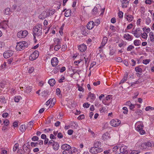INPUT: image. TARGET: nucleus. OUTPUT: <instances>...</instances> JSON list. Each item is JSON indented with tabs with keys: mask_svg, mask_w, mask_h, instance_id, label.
Wrapping results in <instances>:
<instances>
[{
	"mask_svg": "<svg viewBox=\"0 0 154 154\" xmlns=\"http://www.w3.org/2000/svg\"><path fill=\"white\" fill-rule=\"evenodd\" d=\"M56 83V81L54 79H50L48 81V83L51 86H54Z\"/></svg>",
	"mask_w": 154,
	"mask_h": 154,
	"instance_id": "obj_25",
	"label": "nucleus"
},
{
	"mask_svg": "<svg viewBox=\"0 0 154 154\" xmlns=\"http://www.w3.org/2000/svg\"><path fill=\"white\" fill-rule=\"evenodd\" d=\"M39 53L38 51H35L29 56L30 60L33 61L35 60L38 56Z\"/></svg>",
	"mask_w": 154,
	"mask_h": 154,
	"instance_id": "obj_8",
	"label": "nucleus"
},
{
	"mask_svg": "<svg viewBox=\"0 0 154 154\" xmlns=\"http://www.w3.org/2000/svg\"><path fill=\"white\" fill-rule=\"evenodd\" d=\"M125 16L127 20L129 22H131L133 20L134 17L131 14H125Z\"/></svg>",
	"mask_w": 154,
	"mask_h": 154,
	"instance_id": "obj_19",
	"label": "nucleus"
},
{
	"mask_svg": "<svg viewBox=\"0 0 154 154\" xmlns=\"http://www.w3.org/2000/svg\"><path fill=\"white\" fill-rule=\"evenodd\" d=\"M13 54V51L8 50L4 53L3 56L5 58H7L12 56Z\"/></svg>",
	"mask_w": 154,
	"mask_h": 154,
	"instance_id": "obj_13",
	"label": "nucleus"
},
{
	"mask_svg": "<svg viewBox=\"0 0 154 154\" xmlns=\"http://www.w3.org/2000/svg\"><path fill=\"white\" fill-rule=\"evenodd\" d=\"M145 110L146 111H150L154 110V107L150 106H148L145 108Z\"/></svg>",
	"mask_w": 154,
	"mask_h": 154,
	"instance_id": "obj_38",
	"label": "nucleus"
},
{
	"mask_svg": "<svg viewBox=\"0 0 154 154\" xmlns=\"http://www.w3.org/2000/svg\"><path fill=\"white\" fill-rule=\"evenodd\" d=\"M26 129V125H22L20 127V129L22 132H24Z\"/></svg>",
	"mask_w": 154,
	"mask_h": 154,
	"instance_id": "obj_35",
	"label": "nucleus"
},
{
	"mask_svg": "<svg viewBox=\"0 0 154 154\" xmlns=\"http://www.w3.org/2000/svg\"><path fill=\"white\" fill-rule=\"evenodd\" d=\"M90 106V104H89L88 103H85L83 104V106L84 107V108H87Z\"/></svg>",
	"mask_w": 154,
	"mask_h": 154,
	"instance_id": "obj_56",
	"label": "nucleus"
},
{
	"mask_svg": "<svg viewBox=\"0 0 154 154\" xmlns=\"http://www.w3.org/2000/svg\"><path fill=\"white\" fill-rule=\"evenodd\" d=\"M19 144L18 143H16L13 148V151L15 152L16 151L17 149H18Z\"/></svg>",
	"mask_w": 154,
	"mask_h": 154,
	"instance_id": "obj_45",
	"label": "nucleus"
},
{
	"mask_svg": "<svg viewBox=\"0 0 154 154\" xmlns=\"http://www.w3.org/2000/svg\"><path fill=\"white\" fill-rule=\"evenodd\" d=\"M103 151V149L101 148H97L94 146L90 149L89 152L92 154H97Z\"/></svg>",
	"mask_w": 154,
	"mask_h": 154,
	"instance_id": "obj_5",
	"label": "nucleus"
},
{
	"mask_svg": "<svg viewBox=\"0 0 154 154\" xmlns=\"http://www.w3.org/2000/svg\"><path fill=\"white\" fill-rule=\"evenodd\" d=\"M50 15V13L48 11H43L39 15L38 17L40 19L44 20L47 17H49Z\"/></svg>",
	"mask_w": 154,
	"mask_h": 154,
	"instance_id": "obj_10",
	"label": "nucleus"
},
{
	"mask_svg": "<svg viewBox=\"0 0 154 154\" xmlns=\"http://www.w3.org/2000/svg\"><path fill=\"white\" fill-rule=\"evenodd\" d=\"M122 109L123 110V113L125 114H127L128 111L127 107H124Z\"/></svg>",
	"mask_w": 154,
	"mask_h": 154,
	"instance_id": "obj_50",
	"label": "nucleus"
},
{
	"mask_svg": "<svg viewBox=\"0 0 154 154\" xmlns=\"http://www.w3.org/2000/svg\"><path fill=\"white\" fill-rule=\"evenodd\" d=\"M128 74L127 72H126L125 74L124 75V76L123 78L122 79V80L120 81L119 84H120L122 83H123L126 82L128 78Z\"/></svg>",
	"mask_w": 154,
	"mask_h": 154,
	"instance_id": "obj_24",
	"label": "nucleus"
},
{
	"mask_svg": "<svg viewBox=\"0 0 154 154\" xmlns=\"http://www.w3.org/2000/svg\"><path fill=\"white\" fill-rule=\"evenodd\" d=\"M78 48L80 51L83 52L86 50L87 46L85 44H82L79 45L78 47Z\"/></svg>",
	"mask_w": 154,
	"mask_h": 154,
	"instance_id": "obj_14",
	"label": "nucleus"
},
{
	"mask_svg": "<svg viewBox=\"0 0 154 154\" xmlns=\"http://www.w3.org/2000/svg\"><path fill=\"white\" fill-rule=\"evenodd\" d=\"M61 148L64 151L71 149L70 146L67 144L63 145L61 146Z\"/></svg>",
	"mask_w": 154,
	"mask_h": 154,
	"instance_id": "obj_20",
	"label": "nucleus"
},
{
	"mask_svg": "<svg viewBox=\"0 0 154 154\" xmlns=\"http://www.w3.org/2000/svg\"><path fill=\"white\" fill-rule=\"evenodd\" d=\"M94 26V22L92 21L89 22L87 24L86 27L88 29H91Z\"/></svg>",
	"mask_w": 154,
	"mask_h": 154,
	"instance_id": "obj_17",
	"label": "nucleus"
},
{
	"mask_svg": "<svg viewBox=\"0 0 154 154\" xmlns=\"http://www.w3.org/2000/svg\"><path fill=\"white\" fill-rule=\"evenodd\" d=\"M71 11L70 9L67 10L65 13V16L66 17H68L70 16Z\"/></svg>",
	"mask_w": 154,
	"mask_h": 154,
	"instance_id": "obj_34",
	"label": "nucleus"
},
{
	"mask_svg": "<svg viewBox=\"0 0 154 154\" xmlns=\"http://www.w3.org/2000/svg\"><path fill=\"white\" fill-rule=\"evenodd\" d=\"M61 39L58 38H54L53 41L54 42V44H61Z\"/></svg>",
	"mask_w": 154,
	"mask_h": 154,
	"instance_id": "obj_30",
	"label": "nucleus"
},
{
	"mask_svg": "<svg viewBox=\"0 0 154 154\" xmlns=\"http://www.w3.org/2000/svg\"><path fill=\"white\" fill-rule=\"evenodd\" d=\"M141 42L138 39L135 40L134 41V44L136 46H138L140 45Z\"/></svg>",
	"mask_w": 154,
	"mask_h": 154,
	"instance_id": "obj_31",
	"label": "nucleus"
},
{
	"mask_svg": "<svg viewBox=\"0 0 154 154\" xmlns=\"http://www.w3.org/2000/svg\"><path fill=\"white\" fill-rule=\"evenodd\" d=\"M31 91V88L30 86H27L25 88L24 91L26 93H29Z\"/></svg>",
	"mask_w": 154,
	"mask_h": 154,
	"instance_id": "obj_32",
	"label": "nucleus"
},
{
	"mask_svg": "<svg viewBox=\"0 0 154 154\" xmlns=\"http://www.w3.org/2000/svg\"><path fill=\"white\" fill-rule=\"evenodd\" d=\"M53 147L54 150H57L59 148V144L57 142H55L53 144Z\"/></svg>",
	"mask_w": 154,
	"mask_h": 154,
	"instance_id": "obj_27",
	"label": "nucleus"
},
{
	"mask_svg": "<svg viewBox=\"0 0 154 154\" xmlns=\"http://www.w3.org/2000/svg\"><path fill=\"white\" fill-rule=\"evenodd\" d=\"M118 16L120 18H122L123 17V13L122 11H119L118 13Z\"/></svg>",
	"mask_w": 154,
	"mask_h": 154,
	"instance_id": "obj_53",
	"label": "nucleus"
},
{
	"mask_svg": "<svg viewBox=\"0 0 154 154\" xmlns=\"http://www.w3.org/2000/svg\"><path fill=\"white\" fill-rule=\"evenodd\" d=\"M107 42V38L106 37H104L103 38L102 42L101 43V45L100 47H99V48L100 49L102 48L105 46Z\"/></svg>",
	"mask_w": 154,
	"mask_h": 154,
	"instance_id": "obj_18",
	"label": "nucleus"
},
{
	"mask_svg": "<svg viewBox=\"0 0 154 154\" xmlns=\"http://www.w3.org/2000/svg\"><path fill=\"white\" fill-rule=\"evenodd\" d=\"M122 3L121 6L123 8H126L129 5L130 0H120Z\"/></svg>",
	"mask_w": 154,
	"mask_h": 154,
	"instance_id": "obj_12",
	"label": "nucleus"
},
{
	"mask_svg": "<svg viewBox=\"0 0 154 154\" xmlns=\"http://www.w3.org/2000/svg\"><path fill=\"white\" fill-rule=\"evenodd\" d=\"M38 137L37 136H33L32 138V140L33 141H36L38 140Z\"/></svg>",
	"mask_w": 154,
	"mask_h": 154,
	"instance_id": "obj_59",
	"label": "nucleus"
},
{
	"mask_svg": "<svg viewBox=\"0 0 154 154\" xmlns=\"http://www.w3.org/2000/svg\"><path fill=\"white\" fill-rule=\"evenodd\" d=\"M38 142L34 143L32 142L31 143V145L32 147H35L37 146Z\"/></svg>",
	"mask_w": 154,
	"mask_h": 154,
	"instance_id": "obj_57",
	"label": "nucleus"
},
{
	"mask_svg": "<svg viewBox=\"0 0 154 154\" xmlns=\"http://www.w3.org/2000/svg\"><path fill=\"white\" fill-rule=\"evenodd\" d=\"M103 139L104 140H106L110 138L109 134L108 132H106L102 135Z\"/></svg>",
	"mask_w": 154,
	"mask_h": 154,
	"instance_id": "obj_22",
	"label": "nucleus"
},
{
	"mask_svg": "<svg viewBox=\"0 0 154 154\" xmlns=\"http://www.w3.org/2000/svg\"><path fill=\"white\" fill-rule=\"evenodd\" d=\"M28 45L27 42L23 41L17 43L16 48L17 51H21L27 47Z\"/></svg>",
	"mask_w": 154,
	"mask_h": 154,
	"instance_id": "obj_3",
	"label": "nucleus"
},
{
	"mask_svg": "<svg viewBox=\"0 0 154 154\" xmlns=\"http://www.w3.org/2000/svg\"><path fill=\"white\" fill-rule=\"evenodd\" d=\"M150 36V40L152 42L154 41V35L152 32H150L149 34Z\"/></svg>",
	"mask_w": 154,
	"mask_h": 154,
	"instance_id": "obj_37",
	"label": "nucleus"
},
{
	"mask_svg": "<svg viewBox=\"0 0 154 154\" xmlns=\"http://www.w3.org/2000/svg\"><path fill=\"white\" fill-rule=\"evenodd\" d=\"M133 25L131 23L129 24L127 27L126 29L125 30V32H127L126 29H131L132 28Z\"/></svg>",
	"mask_w": 154,
	"mask_h": 154,
	"instance_id": "obj_48",
	"label": "nucleus"
},
{
	"mask_svg": "<svg viewBox=\"0 0 154 154\" xmlns=\"http://www.w3.org/2000/svg\"><path fill=\"white\" fill-rule=\"evenodd\" d=\"M123 37L127 40L131 41L133 39L132 36L128 33L125 34Z\"/></svg>",
	"mask_w": 154,
	"mask_h": 154,
	"instance_id": "obj_21",
	"label": "nucleus"
},
{
	"mask_svg": "<svg viewBox=\"0 0 154 154\" xmlns=\"http://www.w3.org/2000/svg\"><path fill=\"white\" fill-rule=\"evenodd\" d=\"M92 11L93 14H96L98 11V8L96 7H95L92 10Z\"/></svg>",
	"mask_w": 154,
	"mask_h": 154,
	"instance_id": "obj_52",
	"label": "nucleus"
},
{
	"mask_svg": "<svg viewBox=\"0 0 154 154\" xmlns=\"http://www.w3.org/2000/svg\"><path fill=\"white\" fill-rule=\"evenodd\" d=\"M151 21L150 18L147 17L146 19V23L147 25H148L151 23Z\"/></svg>",
	"mask_w": 154,
	"mask_h": 154,
	"instance_id": "obj_42",
	"label": "nucleus"
},
{
	"mask_svg": "<svg viewBox=\"0 0 154 154\" xmlns=\"http://www.w3.org/2000/svg\"><path fill=\"white\" fill-rule=\"evenodd\" d=\"M33 34L34 39H35L36 38L38 39L40 38L42 34V25L39 24L34 26L33 29Z\"/></svg>",
	"mask_w": 154,
	"mask_h": 154,
	"instance_id": "obj_1",
	"label": "nucleus"
},
{
	"mask_svg": "<svg viewBox=\"0 0 154 154\" xmlns=\"http://www.w3.org/2000/svg\"><path fill=\"white\" fill-rule=\"evenodd\" d=\"M34 68L33 67H31L29 68L28 70V72L29 73H31L34 70Z\"/></svg>",
	"mask_w": 154,
	"mask_h": 154,
	"instance_id": "obj_63",
	"label": "nucleus"
},
{
	"mask_svg": "<svg viewBox=\"0 0 154 154\" xmlns=\"http://www.w3.org/2000/svg\"><path fill=\"white\" fill-rule=\"evenodd\" d=\"M67 49V45L65 44L63 45L61 48V50L62 51H64Z\"/></svg>",
	"mask_w": 154,
	"mask_h": 154,
	"instance_id": "obj_55",
	"label": "nucleus"
},
{
	"mask_svg": "<svg viewBox=\"0 0 154 154\" xmlns=\"http://www.w3.org/2000/svg\"><path fill=\"white\" fill-rule=\"evenodd\" d=\"M141 36L142 38L146 39L147 38V35L146 33L144 32L143 33Z\"/></svg>",
	"mask_w": 154,
	"mask_h": 154,
	"instance_id": "obj_60",
	"label": "nucleus"
},
{
	"mask_svg": "<svg viewBox=\"0 0 154 154\" xmlns=\"http://www.w3.org/2000/svg\"><path fill=\"white\" fill-rule=\"evenodd\" d=\"M72 149H70L63 151V154H72Z\"/></svg>",
	"mask_w": 154,
	"mask_h": 154,
	"instance_id": "obj_40",
	"label": "nucleus"
},
{
	"mask_svg": "<svg viewBox=\"0 0 154 154\" xmlns=\"http://www.w3.org/2000/svg\"><path fill=\"white\" fill-rule=\"evenodd\" d=\"M88 133L91 137H95L96 136V134L94 132L92 131L90 128H88Z\"/></svg>",
	"mask_w": 154,
	"mask_h": 154,
	"instance_id": "obj_23",
	"label": "nucleus"
},
{
	"mask_svg": "<svg viewBox=\"0 0 154 154\" xmlns=\"http://www.w3.org/2000/svg\"><path fill=\"white\" fill-rule=\"evenodd\" d=\"M7 99L5 97L3 96L0 97V101L3 103H6Z\"/></svg>",
	"mask_w": 154,
	"mask_h": 154,
	"instance_id": "obj_36",
	"label": "nucleus"
},
{
	"mask_svg": "<svg viewBox=\"0 0 154 154\" xmlns=\"http://www.w3.org/2000/svg\"><path fill=\"white\" fill-rule=\"evenodd\" d=\"M28 34L26 30L20 31L17 33V36L20 38H24L26 37Z\"/></svg>",
	"mask_w": 154,
	"mask_h": 154,
	"instance_id": "obj_6",
	"label": "nucleus"
},
{
	"mask_svg": "<svg viewBox=\"0 0 154 154\" xmlns=\"http://www.w3.org/2000/svg\"><path fill=\"white\" fill-rule=\"evenodd\" d=\"M107 107V106L102 107L99 109V110L101 113L105 112Z\"/></svg>",
	"mask_w": 154,
	"mask_h": 154,
	"instance_id": "obj_41",
	"label": "nucleus"
},
{
	"mask_svg": "<svg viewBox=\"0 0 154 154\" xmlns=\"http://www.w3.org/2000/svg\"><path fill=\"white\" fill-rule=\"evenodd\" d=\"M56 99L55 98H53L52 100L51 99V105L50 106L52 107L54 105L55 103L56 102Z\"/></svg>",
	"mask_w": 154,
	"mask_h": 154,
	"instance_id": "obj_43",
	"label": "nucleus"
},
{
	"mask_svg": "<svg viewBox=\"0 0 154 154\" xmlns=\"http://www.w3.org/2000/svg\"><path fill=\"white\" fill-rule=\"evenodd\" d=\"M135 113L138 115H141L143 114V112L142 110L138 109L135 111Z\"/></svg>",
	"mask_w": 154,
	"mask_h": 154,
	"instance_id": "obj_46",
	"label": "nucleus"
},
{
	"mask_svg": "<svg viewBox=\"0 0 154 154\" xmlns=\"http://www.w3.org/2000/svg\"><path fill=\"white\" fill-rule=\"evenodd\" d=\"M8 21H4L0 23V28L4 30L7 29L8 27Z\"/></svg>",
	"mask_w": 154,
	"mask_h": 154,
	"instance_id": "obj_11",
	"label": "nucleus"
},
{
	"mask_svg": "<svg viewBox=\"0 0 154 154\" xmlns=\"http://www.w3.org/2000/svg\"><path fill=\"white\" fill-rule=\"evenodd\" d=\"M139 153V152L138 151L134 150L132 151L130 154H138Z\"/></svg>",
	"mask_w": 154,
	"mask_h": 154,
	"instance_id": "obj_64",
	"label": "nucleus"
},
{
	"mask_svg": "<svg viewBox=\"0 0 154 154\" xmlns=\"http://www.w3.org/2000/svg\"><path fill=\"white\" fill-rule=\"evenodd\" d=\"M150 61V59H145L143 60V63L145 65H146L149 63Z\"/></svg>",
	"mask_w": 154,
	"mask_h": 154,
	"instance_id": "obj_44",
	"label": "nucleus"
},
{
	"mask_svg": "<svg viewBox=\"0 0 154 154\" xmlns=\"http://www.w3.org/2000/svg\"><path fill=\"white\" fill-rule=\"evenodd\" d=\"M21 97L20 96H17L15 97L14 100L16 102H18L20 101V100Z\"/></svg>",
	"mask_w": 154,
	"mask_h": 154,
	"instance_id": "obj_51",
	"label": "nucleus"
},
{
	"mask_svg": "<svg viewBox=\"0 0 154 154\" xmlns=\"http://www.w3.org/2000/svg\"><path fill=\"white\" fill-rule=\"evenodd\" d=\"M135 128L136 130L140 134L143 135L145 133V131L143 130L144 125L141 122H137L135 124Z\"/></svg>",
	"mask_w": 154,
	"mask_h": 154,
	"instance_id": "obj_2",
	"label": "nucleus"
},
{
	"mask_svg": "<svg viewBox=\"0 0 154 154\" xmlns=\"http://www.w3.org/2000/svg\"><path fill=\"white\" fill-rule=\"evenodd\" d=\"M132 33L136 38L140 37L141 34V31L140 28H137L134 31H132Z\"/></svg>",
	"mask_w": 154,
	"mask_h": 154,
	"instance_id": "obj_9",
	"label": "nucleus"
},
{
	"mask_svg": "<svg viewBox=\"0 0 154 154\" xmlns=\"http://www.w3.org/2000/svg\"><path fill=\"white\" fill-rule=\"evenodd\" d=\"M61 48V44H56L54 46V50L56 51H58Z\"/></svg>",
	"mask_w": 154,
	"mask_h": 154,
	"instance_id": "obj_28",
	"label": "nucleus"
},
{
	"mask_svg": "<svg viewBox=\"0 0 154 154\" xmlns=\"http://www.w3.org/2000/svg\"><path fill=\"white\" fill-rule=\"evenodd\" d=\"M140 66H136L135 68V70L138 72L142 73V69L140 68Z\"/></svg>",
	"mask_w": 154,
	"mask_h": 154,
	"instance_id": "obj_29",
	"label": "nucleus"
},
{
	"mask_svg": "<svg viewBox=\"0 0 154 154\" xmlns=\"http://www.w3.org/2000/svg\"><path fill=\"white\" fill-rule=\"evenodd\" d=\"M134 48V46L131 45H129L127 48V50L128 51H131Z\"/></svg>",
	"mask_w": 154,
	"mask_h": 154,
	"instance_id": "obj_47",
	"label": "nucleus"
},
{
	"mask_svg": "<svg viewBox=\"0 0 154 154\" xmlns=\"http://www.w3.org/2000/svg\"><path fill=\"white\" fill-rule=\"evenodd\" d=\"M101 142L100 141H96L94 144V146L97 148H100Z\"/></svg>",
	"mask_w": 154,
	"mask_h": 154,
	"instance_id": "obj_26",
	"label": "nucleus"
},
{
	"mask_svg": "<svg viewBox=\"0 0 154 154\" xmlns=\"http://www.w3.org/2000/svg\"><path fill=\"white\" fill-rule=\"evenodd\" d=\"M9 123V121L7 119H5L3 122V124L4 125L6 126H7L8 125Z\"/></svg>",
	"mask_w": 154,
	"mask_h": 154,
	"instance_id": "obj_49",
	"label": "nucleus"
},
{
	"mask_svg": "<svg viewBox=\"0 0 154 154\" xmlns=\"http://www.w3.org/2000/svg\"><path fill=\"white\" fill-rule=\"evenodd\" d=\"M135 106H136L135 104H133L132 103L131 104L130 106L129 107L130 109L131 110H133L135 108Z\"/></svg>",
	"mask_w": 154,
	"mask_h": 154,
	"instance_id": "obj_58",
	"label": "nucleus"
},
{
	"mask_svg": "<svg viewBox=\"0 0 154 154\" xmlns=\"http://www.w3.org/2000/svg\"><path fill=\"white\" fill-rule=\"evenodd\" d=\"M88 96L91 99L93 100H95L96 98L94 94L91 93V92H90L88 93Z\"/></svg>",
	"mask_w": 154,
	"mask_h": 154,
	"instance_id": "obj_39",
	"label": "nucleus"
},
{
	"mask_svg": "<svg viewBox=\"0 0 154 154\" xmlns=\"http://www.w3.org/2000/svg\"><path fill=\"white\" fill-rule=\"evenodd\" d=\"M127 146H123L121 147L120 149V151L123 154H127Z\"/></svg>",
	"mask_w": 154,
	"mask_h": 154,
	"instance_id": "obj_15",
	"label": "nucleus"
},
{
	"mask_svg": "<svg viewBox=\"0 0 154 154\" xmlns=\"http://www.w3.org/2000/svg\"><path fill=\"white\" fill-rule=\"evenodd\" d=\"M11 9L9 8H6L4 12V13L6 15H9L11 14Z\"/></svg>",
	"mask_w": 154,
	"mask_h": 154,
	"instance_id": "obj_33",
	"label": "nucleus"
},
{
	"mask_svg": "<svg viewBox=\"0 0 154 154\" xmlns=\"http://www.w3.org/2000/svg\"><path fill=\"white\" fill-rule=\"evenodd\" d=\"M152 143L150 141H147L143 143L141 145V148L145 150H148L151 148Z\"/></svg>",
	"mask_w": 154,
	"mask_h": 154,
	"instance_id": "obj_4",
	"label": "nucleus"
},
{
	"mask_svg": "<svg viewBox=\"0 0 154 154\" xmlns=\"http://www.w3.org/2000/svg\"><path fill=\"white\" fill-rule=\"evenodd\" d=\"M51 62L52 66H55L58 64V60L57 58L54 57L52 58Z\"/></svg>",
	"mask_w": 154,
	"mask_h": 154,
	"instance_id": "obj_16",
	"label": "nucleus"
},
{
	"mask_svg": "<svg viewBox=\"0 0 154 154\" xmlns=\"http://www.w3.org/2000/svg\"><path fill=\"white\" fill-rule=\"evenodd\" d=\"M121 123V121L117 119H112L110 122V125L113 127H115L118 126Z\"/></svg>",
	"mask_w": 154,
	"mask_h": 154,
	"instance_id": "obj_7",
	"label": "nucleus"
},
{
	"mask_svg": "<svg viewBox=\"0 0 154 154\" xmlns=\"http://www.w3.org/2000/svg\"><path fill=\"white\" fill-rule=\"evenodd\" d=\"M143 31H144L148 33L150 31V29L149 28H146V27H144L143 28Z\"/></svg>",
	"mask_w": 154,
	"mask_h": 154,
	"instance_id": "obj_62",
	"label": "nucleus"
},
{
	"mask_svg": "<svg viewBox=\"0 0 154 154\" xmlns=\"http://www.w3.org/2000/svg\"><path fill=\"white\" fill-rule=\"evenodd\" d=\"M8 116V114L7 112L3 113L2 114V116L4 118H7Z\"/></svg>",
	"mask_w": 154,
	"mask_h": 154,
	"instance_id": "obj_61",
	"label": "nucleus"
},
{
	"mask_svg": "<svg viewBox=\"0 0 154 154\" xmlns=\"http://www.w3.org/2000/svg\"><path fill=\"white\" fill-rule=\"evenodd\" d=\"M78 88V90L80 91H82L83 92L84 91V89L82 87L80 86L79 85H77Z\"/></svg>",
	"mask_w": 154,
	"mask_h": 154,
	"instance_id": "obj_54",
	"label": "nucleus"
}]
</instances>
